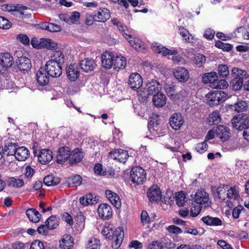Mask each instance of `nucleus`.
Listing matches in <instances>:
<instances>
[{"instance_id": "f257e3e1", "label": "nucleus", "mask_w": 249, "mask_h": 249, "mask_svg": "<svg viewBox=\"0 0 249 249\" xmlns=\"http://www.w3.org/2000/svg\"><path fill=\"white\" fill-rule=\"evenodd\" d=\"M101 233L111 242L113 249H118L120 247L124 236L122 227H118L113 231L112 225L105 226Z\"/></svg>"}, {"instance_id": "f03ea898", "label": "nucleus", "mask_w": 249, "mask_h": 249, "mask_svg": "<svg viewBox=\"0 0 249 249\" xmlns=\"http://www.w3.org/2000/svg\"><path fill=\"white\" fill-rule=\"evenodd\" d=\"M227 94L222 91L209 92L206 95L207 102L210 106L219 105L227 99Z\"/></svg>"}, {"instance_id": "7ed1b4c3", "label": "nucleus", "mask_w": 249, "mask_h": 249, "mask_svg": "<svg viewBox=\"0 0 249 249\" xmlns=\"http://www.w3.org/2000/svg\"><path fill=\"white\" fill-rule=\"evenodd\" d=\"M231 122L234 128L238 130H242L249 125V115L242 113L235 116Z\"/></svg>"}, {"instance_id": "20e7f679", "label": "nucleus", "mask_w": 249, "mask_h": 249, "mask_svg": "<svg viewBox=\"0 0 249 249\" xmlns=\"http://www.w3.org/2000/svg\"><path fill=\"white\" fill-rule=\"evenodd\" d=\"M146 173L142 167L136 166L132 168L130 177L134 183L136 184L143 183L146 180Z\"/></svg>"}, {"instance_id": "39448f33", "label": "nucleus", "mask_w": 249, "mask_h": 249, "mask_svg": "<svg viewBox=\"0 0 249 249\" xmlns=\"http://www.w3.org/2000/svg\"><path fill=\"white\" fill-rule=\"evenodd\" d=\"M240 196L238 187L235 186L230 187L228 186L226 196V204L229 208H232L235 203L240 199Z\"/></svg>"}, {"instance_id": "423d86ee", "label": "nucleus", "mask_w": 249, "mask_h": 249, "mask_svg": "<svg viewBox=\"0 0 249 249\" xmlns=\"http://www.w3.org/2000/svg\"><path fill=\"white\" fill-rule=\"evenodd\" d=\"M61 66L56 62L48 60L45 64V71L48 75L53 78H57L62 72Z\"/></svg>"}, {"instance_id": "0eeeda50", "label": "nucleus", "mask_w": 249, "mask_h": 249, "mask_svg": "<svg viewBox=\"0 0 249 249\" xmlns=\"http://www.w3.org/2000/svg\"><path fill=\"white\" fill-rule=\"evenodd\" d=\"M209 199V194L204 189L198 190L192 196L193 201L200 205L207 204Z\"/></svg>"}, {"instance_id": "6e6552de", "label": "nucleus", "mask_w": 249, "mask_h": 249, "mask_svg": "<svg viewBox=\"0 0 249 249\" xmlns=\"http://www.w3.org/2000/svg\"><path fill=\"white\" fill-rule=\"evenodd\" d=\"M128 152L123 149L115 150L109 153V158L120 162L124 163L128 158Z\"/></svg>"}, {"instance_id": "1a4fd4ad", "label": "nucleus", "mask_w": 249, "mask_h": 249, "mask_svg": "<svg viewBox=\"0 0 249 249\" xmlns=\"http://www.w3.org/2000/svg\"><path fill=\"white\" fill-rule=\"evenodd\" d=\"M80 14L78 12L74 11L68 13L61 14L59 15L60 19L69 24H72L78 21Z\"/></svg>"}, {"instance_id": "9d476101", "label": "nucleus", "mask_w": 249, "mask_h": 249, "mask_svg": "<svg viewBox=\"0 0 249 249\" xmlns=\"http://www.w3.org/2000/svg\"><path fill=\"white\" fill-rule=\"evenodd\" d=\"M71 155V149L69 147L63 146L60 147L58 150L56 156L57 162L59 164L63 163L69 158H70Z\"/></svg>"}, {"instance_id": "9b49d317", "label": "nucleus", "mask_w": 249, "mask_h": 249, "mask_svg": "<svg viewBox=\"0 0 249 249\" xmlns=\"http://www.w3.org/2000/svg\"><path fill=\"white\" fill-rule=\"evenodd\" d=\"M115 54L112 52L106 51L101 56V62L103 67L109 69L113 67Z\"/></svg>"}, {"instance_id": "f8f14e48", "label": "nucleus", "mask_w": 249, "mask_h": 249, "mask_svg": "<svg viewBox=\"0 0 249 249\" xmlns=\"http://www.w3.org/2000/svg\"><path fill=\"white\" fill-rule=\"evenodd\" d=\"M215 134L222 142L228 141L231 137L230 129L223 125H219L217 126L215 130Z\"/></svg>"}, {"instance_id": "ddd939ff", "label": "nucleus", "mask_w": 249, "mask_h": 249, "mask_svg": "<svg viewBox=\"0 0 249 249\" xmlns=\"http://www.w3.org/2000/svg\"><path fill=\"white\" fill-rule=\"evenodd\" d=\"M184 121L180 113H174L169 119V124L171 127L175 130H178L182 126Z\"/></svg>"}, {"instance_id": "4468645a", "label": "nucleus", "mask_w": 249, "mask_h": 249, "mask_svg": "<svg viewBox=\"0 0 249 249\" xmlns=\"http://www.w3.org/2000/svg\"><path fill=\"white\" fill-rule=\"evenodd\" d=\"M66 72L68 79L71 81H75L79 76L78 66L76 64H71L66 68Z\"/></svg>"}, {"instance_id": "2eb2a0df", "label": "nucleus", "mask_w": 249, "mask_h": 249, "mask_svg": "<svg viewBox=\"0 0 249 249\" xmlns=\"http://www.w3.org/2000/svg\"><path fill=\"white\" fill-rule=\"evenodd\" d=\"M97 212L99 217L105 219L109 218L112 215L111 207L105 203L101 204L98 206Z\"/></svg>"}, {"instance_id": "dca6fc26", "label": "nucleus", "mask_w": 249, "mask_h": 249, "mask_svg": "<svg viewBox=\"0 0 249 249\" xmlns=\"http://www.w3.org/2000/svg\"><path fill=\"white\" fill-rule=\"evenodd\" d=\"M128 84L133 89H139L142 84V79L141 76L138 73H132L129 77Z\"/></svg>"}, {"instance_id": "f3484780", "label": "nucleus", "mask_w": 249, "mask_h": 249, "mask_svg": "<svg viewBox=\"0 0 249 249\" xmlns=\"http://www.w3.org/2000/svg\"><path fill=\"white\" fill-rule=\"evenodd\" d=\"M147 92V94H156L161 89V85L156 80H152L148 81L144 89Z\"/></svg>"}, {"instance_id": "a211bd4d", "label": "nucleus", "mask_w": 249, "mask_h": 249, "mask_svg": "<svg viewBox=\"0 0 249 249\" xmlns=\"http://www.w3.org/2000/svg\"><path fill=\"white\" fill-rule=\"evenodd\" d=\"M16 63L21 71H27L32 67L30 60L26 56L18 57L16 60Z\"/></svg>"}, {"instance_id": "6ab92c4d", "label": "nucleus", "mask_w": 249, "mask_h": 249, "mask_svg": "<svg viewBox=\"0 0 249 249\" xmlns=\"http://www.w3.org/2000/svg\"><path fill=\"white\" fill-rule=\"evenodd\" d=\"M147 196L150 201H157L161 197V191L157 185H153L147 191Z\"/></svg>"}, {"instance_id": "aec40b11", "label": "nucleus", "mask_w": 249, "mask_h": 249, "mask_svg": "<svg viewBox=\"0 0 249 249\" xmlns=\"http://www.w3.org/2000/svg\"><path fill=\"white\" fill-rule=\"evenodd\" d=\"M74 240L70 234H64L59 241V246L61 249H73Z\"/></svg>"}, {"instance_id": "412c9836", "label": "nucleus", "mask_w": 249, "mask_h": 249, "mask_svg": "<svg viewBox=\"0 0 249 249\" xmlns=\"http://www.w3.org/2000/svg\"><path fill=\"white\" fill-rule=\"evenodd\" d=\"M152 50L158 53H161L163 56L170 54H176L177 51L176 50H169L163 46L157 43H153L151 45Z\"/></svg>"}, {"instance_id": "4be33fe9", "label": "nucleus", "mask_w": 249, "mask_h": 249, "mask_svg": "<svg viewBox=\"0 0 249 249\" xmlns=\"http://www.w3.org/2000/svg\"><path fill=\"white\" fill-rule=\"evenodd\" d=\"M52 152L48 149H43L40 151L38 155V160L42 164L50 162L53 159Z\"/></svg>"}, {"instance_id": "5701e85b", "label": "nucleus", "mask_w": 249, "mask_h": 249, "mask_svg": "<svg viewBox=\"0 0 249 249\" xmlns=\"http://www.w3.org/2000/svg\"><path fill=\"white\" fill-rule=\"evenodd\" d=\"M110 17L109 11L106 8H101L94 13L95 21L97 22H105Z\"/></svg>"}, {"instance_id": "b1692460", "label": "nucleus", "mask_w": 249, "mask_h": 249, "mask_svg": "<svg viewBox=\"0 0 249 249\" xmlns=\"http://www.w3.org/2000/svg\"><path fill=\"white\" fill-rule=\"evenodd\" d=\"M13 63L14 58L10 53H4L0 54V65L2 68H10Z\"/></svg>"}, {"instance_id": "393cba45", "label": "nucleus", "mask_w": 249, "mask_h": 249, "mask_svg": "<svg viewBox=\"0 0 249 249\" xmlns=\"http://www.w3.org/2000/svg\"><path fill=\"white\" fill-rule=\"evenodd\" d=\"M174 75L181 82L186 81L189 77L188 71L184 67H178L174 72Z\"/></svg>"}, {"instance_id": "a878e982", "label": "nucleus", "mask_w": 249, "mask_h": 249, "mask_svg": "<svg viewBox=\"0 0 249 249\" xmlns=\"http://www.w3.org/2000/svg\"><path fill=\"white\" fill-rule=\"evenodd\" d=\"M105 194L107 198L115 208L119 209L121 207V200L120 197L117 194L110 190H107L105 192Z\"/></svg>"}, {"instance_id": "bb28decb", "label": "nucleus", "mask_w": 249, "mask_h": 249, "mask_svg": "<svg viewBox=\"0 0 249 249\" xmlns=\"http://www.w3.org/2000/svg\"><path fill=\"white\" fill-rule=\"evenodd\" d=\"M98 198L96 196H93L92 194H88L79 198L80 203L84 206L93 205L98 202Z\"/></svg>"}, {"instance_id": "cd10ccee", "label": "nucleus", "mask_w": 249, "mask_h": 249, "mask_svg": "<svg viewBox=\"0 0 249 249\" xmlns=\"http://www.w3.org/2000/svg\"><path fill=\"white\" fill-rule=\"evenodd\" d=\"M29 156V150L25 146H18L15 155L16 159L18 161H25Z\"/></svg>"}, {"instance_id": "c85d7f7f", "label": "nucleus", "mask_w": 249, "mask_h": 249, "mask_svg": "<svg viewBox=\"0 0 249 249\" xmlns=\"http://www.w3.org/2000/svg\"><path fill=\"white\" fill-rule=\"evenodd\" d=\"M126 65L125 58L121 55L115 54L113 60V67L114 69L119 71L124 68Z\"/></svg>"}, {"instance_id": "c756f323", "label": "nucleus", "mask_w": 249, "mask_h": 249, "mask_svg": "<svg viewBox=\"0 0 249 249\" xmlns=\"http://www.w3.org/2000/svg\"><path fill=\"white\" fill-rule=\"evenodd\" d=\"M80 66L83 71L88 72L93 71L96 65L93 60L87 58L81 61Z\"/></svg>"}, {"instance_id": "7c9ffc66", "label": "nucleus", "mask_w": 249, "mask_h": 249, "mask_svg": "<svg viewBox=\"0 0 249 249\" xmlns=\"http://www.w3.org/2000/svg\"><path fill=\"white\" fill-rule=\"evenodd\" d=\"M43 69L40 68L36 73V80L41 86H45L49 83V77Z\"/></svg>"}, {"instance_id": "2f4dec72", "label": "nucleus", "mask_w": 249, "mask_h": 249, "mask_svg": "<svg viewBox=\"0 0 249 249\" xmlns=\"http://www.w3.org/2000/svg\"><path fill=\"white\" fill-rule=\"evenodd\" d=\"M153 104L157 107H162L164 106L166 102L165 95L160 92L154 94L153 100Z\"/></svg>"}, {"instance_id": "473e14b6", "label": "nucleus", "mask_w": 249, "mask_h": 249, "mask_svg": "<svg viewBox=\"0 0 249 249\" xmlns=\"http://www.w3.org/2000/svg\"><path fill=\"white\" fill-rule=\"evenodd\" d=\"M202 220L203 222L207 225L211 226H221L222 224V221L218 217H214L207 215L203 217Z\"/></svg>"}, {"instance_id": "72a5a7b5", "label": "nucleus", "mask_w": 249, "mask_h": 249, "mask_svg": "<svg viewBox=\"0 0 249 249\" xmlns=\"http://www.w3.org/2000/svg\"><path fill=\"white\" fill-rule=\"evenodd\" d=\"M84 157V153L81 150L75 149L71 152L70 161L71 164L80 162Z\"/></svg>"}, {"instance_id": "f704fd0d", "label": "nucleus", "mask_w": 249, "mask_h": 249, "mask_svg": "<svg viewBox=\"0 0 249 249\" xmlns=\"http://www.w3.org/2000/svg\"><path fill=\"white\" fill-rule=\"evenodd\" d=\"M40 43L41 46L47 49L55 50L58 48V44L49 38H41Z\"/></svg>"}, {"instance_id": "c9c22d12", "label": "nucleus", "mask_w": 249, "mask_h": 249, "mask_svg": "<svg viewBox=\"0 0 249 249\" xmlns=\"http://www.w3.org/2000/svg\"><path fill=\"white\" fill-rule=\"evenodd\" d=\"M217 78L216 72L214 71L204 73L202 77L203 83L209 84L211 87V85L216 81Z\"/></svg>"}, {"instance_id": "e433bc0d", "label": "nucleus", "mask_w": 249, "mask_h": 249, "mask_svg": "<svg viewBox=\"0 0 249 249\" xmlns=\"http://www.w3.org/2000/svg\"><path fill=\"white\" fill-rule=\"evenodd\" d=\"M18 145L15 143L7 142L5 144L3 148V154L7 156H15Z\"/></svg>"}, {"instance_id": "4c0bfd02", "label": "nucleus", "mask_w": 249, "mask_h": 249, "mask_svg": "<svg viewBox=\"0 0 249 249\" xmlns=\"http://www.w3.org/2000/svg\"><path fill=\"white\" fill-rule=\"evenodd\" d=\"M128 42L130 45L137 51H141L145 48V45L139 38L132 37Z\"/></svg>"}, {"instance_id": "58836bf2", "label": "nucleus", "mask_w": 249, "mask_h": 249, "mask_svg": "<svg viewBox=\"0 0 249 249\" xmlns=\"http://www.w3.org/2000/svg\"><path fill=\"white\" fill-rule=\"evenodd\" d=\"M26 214L33 222L36 223L39 221L40 214L35 209H28L26 211Z\"/></svg>"}, {"instance_id": "ea45409f", "label": "nucleus", "mask_w": 249, "mask_h": 249, "mask_svg": "<svg viewBox=\"0 0 249 249\" xmlns=\"http://www.w3.org/2000/svg\"><path fill=\"white\" fill-rule=\"evenodd\" d=\"M64 56L60 51H54L51 55V59L49 60L56 62L57 64L62 65L64 63Z\"/></svg>"}, {"instance_id": "a19ab883", "label": "nucleus", "mask_w": 249, "mask_h": 249, "mask_svg": "<svg viewBox=\"0 0 249 249\" xmlns=\"http://www.w3.org/2000/svg\"><path fill=\"white\" fill-rule=\"evenodd\" d=\"M179 34L183 37L185 42L190 43H194L196 39L192 36L186 29L180 27L179 28Z\"/></svg>"}, {"instance_id": "79ce46f5", "label": "nucleus", "mask_w": 249, "mask_h": 249, "mask_svg": "<svg viewBox=\"0 0 249 249\" xmlns=\"http://www.w3.org/2000/svg\"><path fill=\"white\" fill-rule=\"evenodd\" d=\"M45 224L49 230L54 229L59 225L58 218L55 215H52L46 220Z\"/></svg>"}, {"instance_id": "37998d69", "label": "nucleus", "mask_w": 249, "mask_h": 249, "mask_svg": "<svg viewBox=\"0 0 249 249\" xmlns=\"http://www.w3.org/2000/svg\"><path fill=\"white\" fill-rule=\"evenodd\" d=\"M221 120L219 113L215 111L210 114L208 118V121L210 125L216 124L220 122Z\"/></svg>"}, {"instance_id": "c03bdc74", "label": "nucleus", "mask_w": 249, "mask_h": 249, "mask_svg": "<svg viewBox=\"0 0 249 249\" xmlns=\"http://www.w3.org/2000/svg\"><path fill=\"white\" fill-rule=\"evenodd\" d=\"M7 183L9 186L14 188H20L24 185V181L23 179L13 177L9 178L7 181Z\"/></svg>"}, {"instance_id": "a18cd8bd", "label": "nucleus", "mask_w": 249, "mask_h": 249, "mask_svg": "<svg viewBox=\"0 0 249 249\" xmlns=\"http://www.w3.org/2000/svg\"><path fill=\"white\" fill-rule=\"evenodd\" d=\"M60 178H55L52 175L46 176L43 179L44 184L47 186H54L58 184L60 182Z\"/></svg>"}, {"instance_id": "49530a36", "label": "nucleus", "mask_w": 249, "mask_h": 249, "mask_svg": "<svg viewBox=\"0 0 249 249\" xmlns=\"http://www.w3.org/2000/svg\"><path fill=\"white\" fill-rule=\"evenodd\" d=\"M176 200L177 204L179 207L183 206L187 201L186 195L183 192H179L176 194Z\"/></svg>"}, {"instance_id": "de8ad7c7", "label": "nucleus", "mask_w": 249, "mask_h": 249, "mask_svg": "<svg viewBox=\"0 0 249 249\" xmlns=\"http://www.w3.org/2000/svg\"><path fill=\"white\" fill-rule=\"evenodd\" d=\"M82 178L80 176L76 175L69 178L68 186L69 187L77 186L81 184Z\"/></svg>"}, {"instance_id": "09e8293b", "label": "nucleus", "mask_w": 249, "mask_h": 249, "mask_svg": "<svg viewBox=\"0 0 249 249\" xmlns=\"http://www.w3.org/2000/svg\"><path fill=\"white\" fill-rule=\"evenodd\" d=\"M100 242L95 238H90L87 243L86 249H100Z\"/></svg>"}, {"instance_id": "8fccbe9b", "label": "nucleus", "mask_w": 249, "mask_h": 249, "mask_svg": "<svg viewBox=\"0 0 249 249\" xmlns=\"http://www.w3.org/2000/svg\"><path fill=\"white\" fill-rule=\"evenodd\" d=\"M232 89L234 90H238L242 87L243 84V77H233L231 83Z\"/></svg>"}, {"instance_id": "3c124183", "label": "nucleus", "mask_w": 249, "mask_h": 249, "mask_svg": "<svg viewBox=\"0 0 249 249\" xmlns=\"http://www.w3.org/2000/svg\"><path fill=\"white\" fill-rule=\"evenodd\" d=\"M228 185H223L218 187L216 190V193L219 199L226 200Z\"/></svg>"}, {"instance_id": "603ef678", "label": "nucleus", "mask_w": 249, "mask_h": 249, "mask_svg": "<svg viewBox=\"0 0 249 249\" xmlns=\"http://www.w3.org/2000/svg\"><path fill=\"white\" fill-rule=\"evenodd\" d=\"M236 32L239 34V36L242 37L244 39H249V28L241 26L236 29Z\"/></svg>"}, {"instance_id": "864d4df0", "label": "nucleus", "mask_w": 249, "mask_h": 249, "mask_svg": "<svg viewBox=\"0 0 249 249\" xmlns=\"http://www.w3.org/2000/svg\"><path fill=\"white\" fill-rule=\"evenodd\" d=\"M231 74L233 77H246L247 75V72L246 71L240 69L238 68H233L231 70Z\"/></svg>"}, {"instance_id": "5fc2aeb1", "label": "nucleus", "mask_w": 249, "mask_h": 249, "mask_svg": "<svg viewBox=\"0 0 249 249\" xmlns=\"http://www.w3.org/2000/svg\"><path fill=\"white\" fill-rule=\"evenodd\" d=\"M193 61L197 67H200L205 63L206 57L203 54L198 53L195 55Z\"/></svg>"}, {"instance_id": "6e6d98bb", "label": "nucleus", "mask_w": 249, "mask_h": 249, "mask_svg": "<svg viewBox=\"0 0 249 249\" xmlns=\"http://www.w3.org/2000/svg\"><path fill=\"white\" fill-rule=\"evenodd\" d=\"M234 108L237 112L245 111L248 109L247 103L244 101H238L235 104Z\"/></svg>"}, {"instance_id": "4d7b16f0", "label": "nucleus", "mask_w": 249, "mask_h": 249, "mask_svg": "<svg viewBox=\"0 0 249 249\" xmlns=\"http://www.w3.org/2000/svg\"><path fill=\"white\" fill-rule=\"evenodd\" d=\"M228 86V83L225 80H219L218 78L213 85H211V88L213 89H224Z\"/></svg>"}, {"instance_id": "13d9d810", "label": "nucleus", "mask_w": 249, "mask_h": 249, "mask_svg": "<svg viewBox=\"0 0 249 249\" xmlns=\"http://www.w3.org/2000/svg\"><path fill=\"white\" fill-rule=\"evenodd\" d=\"M111 23L117 26L118 30L122 33L124 31L125 29L126 28V26L124 25L122 23L120 22V21L116 18H113L111 19Z\"/></svg>"}, {"instance_id": "bf43d9fd", "label": "nucleus", "mask_w": 249, "mask_h": 249, "mask_svg": "<svg viewBox=\"0 0 249 249\" xmlns=\"http://www.w3.org/2000/svg\"><path fill=\"white\" fill-rule=\"evenodd\" d=\"M218 71L219 75L223 77H226L229 73L228 67L226 65H219Z\"/></svg>"}, {"instance_id": "052dcab7", "label": "nucleus", "mask_w": 249, "mask_h": 249, "mask_svg": "<svg viewBox=\"0 0 249 249\" xmlns=\"http://www.w3.org/2000/svg\"><path fill=\"white\" fill-rule=\"evenodd\" d=\"M11 27L10 22L2 17H0V28L8 29Z\"/></svg>"}, {"instance_id": "680f3d73", "label": "nucleus", "mask_w": 249, "mask_h": 249, "mask_svg": "<svg viewBox=\"0 0 249 249\" xmlns=\"http://www.w3.org/2000/svg\"><path fill=\"white\" fill-rule=\"evenodd\" d=\"M208 144L205 141L197 143L196 146V150L199 153H203L207 150Z\"/></svg>"}, {"instance_id": "e2e57ef3", "label": "nucleus", "mask_w": 249, "mask_h": 249, "mask_svg": "<svg viewBox=\"0 0 249 249\" xmlns=\"http://www.w3.org/2000/svg\"><path fill=\"white\" fill-rule=\"evenodd\" d=\"M94 172L96 174L100 176H104L106 173L105 168L102 167V165L100 164H96L94 168Z\"/></svg>"}, {"instance_id": "0e129e2a", "label": "nucleus", "mask_w": 249, "mask_h": 249, "mask_svg": "<svg viewBox=\"0 0 249 249\" xmlns=\"http://www.w3.org/2000/svg\"><path fill=\"white\" fill-rule=\"evenodd\" d=\"M94 14L87 13L85 17V24L88 26L92 25L94 21H95Z\"/></svg>"}, {"instance_id": "69168bd1", "label": "nucleus", "mask_w": 249, "mask_h": 249, "mask_svg": "<svg viewBox=\"0 0 249 249\" xmlns=\"http://www.w3.org/2000/svg\"><path fill=\"white\" fill-rule=\"evenodd\" d=\"M30 249H44V246L39 240L34 241L30 245Z\"/></svg>"}, {"instance_id": "338daca9", "label": "nucleus", "mask_w": 249, "mask_h": 249, "mask_svg": "<svg viewBox=\"0 0 249 249\" xmlns=\"http://www.w3.org/2000/svg\"><path fill=\"white\" fill-rule=\"evenodd\" d=\"M17 39L22 44L27 45L29 44L30 39L28 36L24 34H19L17 36Z\"/></svg>"}, {"instance_id": "774afa93", "label": "nucleus", "mask_w": 249, "mask_h": 249, "mask_svg": "<svg viewBox=\"0 0 249 249\" xmlns=\"http://www.w3.org/2000/svg\"><path fill=\"white\" fill-rule=\"evenodd\" d=\"M28 246V244L17 241L12 244V249H25Z\"/></svg>"}]
</instances>
